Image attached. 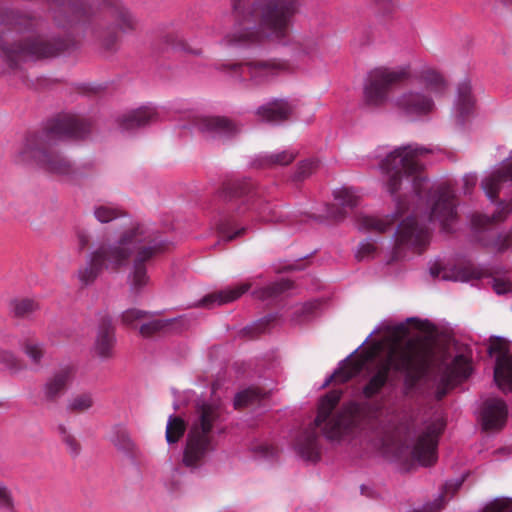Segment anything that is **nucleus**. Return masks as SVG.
<instances>
[{
    "label": "nucleus",
    "mask_w": 512,
    "mask_h": 512,
    "mask_svg": "<svg viewBox=\"0 0 512 512\" xmlns=\"http://www.w3.org/2000/svg\"><path fill=\"white\" fill-rule=\"evenodd\" d=\"M427 153H431V149L409 144L394 149L380 163L381 170L388 176L386 188L391 196L402 189L405 181L419 201L412 215L403 219L397 227L394 259L399 257L403 246L424 247L428 243L430 233L427 223L438 221L445 231H449L457 215L455 197L449 189L431 193L429 180L419 162V157Z\"/></svg>",
    "instance_id": "1"
},
{
    "label": "nucleus",
    "mask_w": 512,
    "mask_h": 512,
    "mask_svg": "<svg viewBox=\"0 0 512 512\" xmlns=\"http://www.w3.org/2000/svg\"><path fill=\"white\" fill-rule=\"evenodd\" d=\"M470 363L463 355L449 360L431 348L408 340L395 344L376 364L374 372L362 389L363 396L371 399L378 395L392 376H403L404 386L413 389L423 378L434 375L443 385L460 382L470 375Z\"/></svg>",
    "instance_id": "2"
},
{
    "label": "nucleus",
    "mask_w": 512,
    "mask_h": 512,
    "mask_svg": "<svg viewBox=\"0 0 512 512\" xmlns=\"http://www.w3.org/2000/svg\"><path fill=\"white\" fill-rule=\"evenodd\" d=\"M166 242L158 235L149 233L144 226L137 225L122 234L114 244L101 245L91 252L86 262L77 271V278L82 286L93 284L104 269L117 271L126 265L133 252L136 257L133 271L129 276L130 290L138 294L148 283L145 262L162 253Z\"/></svg>",
    "instance_id": "3"
},
{
    "label": "nucleus",
    "mask_w": 512,
    "mask_h": 512,
    "mask_svg": "<svg viewBox=\"0 0 512 512\" xmlns=\"http://www.w3.org/2000/svg\"><path fill=\"white\" fill-rule=\"evenodd\" d=\"M231 3L234 25L225 37L227 44L290 43L291 23L299 10V0H231Z\"/></svg>",
    "instance_id": "4"
},
{
    "label": "nucleus",
    "mask_w": 512,
    "mask_h": 512,
    "mask_svg": "<svg viewBox=\"0 0 512 512\" xmlns=\"http://www.w3.org/2000/svg\"><path fill=\"white\" fill-rule=\"evenodd\" d=\"M39 24L28 14L9 8L0 10V59L10 68L23 61L56 56L70 48L68 41H45L34 34Z\"/></svg>",
    "instance_id": "5"
},
{
    "label": "nucleus",
    "mask_w": 512,
    "mask_h": 512,
    "mask_svg": "<svg viewBox=\"0 0 512 512\" xmlns=\"http://www.w3.org/2000/svg\"><path fill=\"white\" fill-rule=\"evenodd\" d=\"M91 132L90 123L75 115H65L51 121L40 133L26 138L21 156L31 161L44 171L70 177L75 174L71 162L56 148L58 141L83 140Z\"/></svg>",
    "instance_id": "6"
},
{
    "label": "nucleus",
    "mask_w": 512,
    "mask_h": 512,
    "mask_svg": "<svg viewBox=\"0 0 512 512\" xmlns=\"http://www.w3.org/2000/svg\"><path fill=\"white\" fill-rule=\"evenodd\" d=\"M223 409L220 404L202 402L196 407V418L187 435V443L183 454V463L195 467L210 451H212V431L221 419Z\"/></svg>",
    "instance_id": "7"
},
{
    "label": "nucleus",
    "mask_w": 512,
    "mask_h": 512,
    "mask_svg": "<svg viewBox=\"0 0 512 512\" xmlns=\"http://www.w3.org/2000/svg\"><path fill=\"white\" fill-rule=\"evenodd\" d=\"M221 197L227 202H235L237 214L254 210L264 221H273L274 210L264 199L262 191L249 179L232 180L224 184Z\"/></svg>",
    "instance_id": "8"
},
{
    "label": "nucleus",
    "mask_w": 512,
    "mask_h": 512,
    "mask_svg": "<svg viewBox=\"0 0 512 512\" xmlns=\"http://www.w3.org/2000/svg\"><path fill=\"white\" fill-rule=\"evenodd\" d=\"M410 78L409 66L396 69L378 67L371 70L364 85L365 103L371 106H380L388 98L391 87Z\"/></svg>",
    "instance_id": "9"
},
{
    "label": "nucleus",
    "mask_w": 512,
    "mask_h": 512,
    "mask_svg": "<svg viewBox=\"0 0 512 512\" xmlns=\"http://www.w3.org/2000/svg\"><path fill=\"white\" fill-rule=\"evenodd\" d=\"M341 390H332L320 400L318 413L314 422L299 436L296 442L298 454L305 460L319 459L317 428L327 421L331 412L341 399Z\"/></svg>",
    "instance_id": "10"
},
{
    "label": "nucleus",
    "mask_w": 512,
    "mask_h": 512,
    "mask_svg": "<svg viewBox=\"0 0 512 512\" xmlns=\"http://www.w3.org/2000/svg\"><path fill=\"white\" fill-rule=\"evenodd\" d=\"M222 68H228L231 75L240 81L248 79L254 85H262L270 82L280 73L288 71L290 65L287 60L273 58L218 67V69Z\"/></svg>",
    "instance_id": "11"
},
{
    "label": "nucleus",
    "mask_w": 512,
    "mask_h": 512,
    "mask_svg": "<svg viewBox=\"0 0 512 512\" xmlns=\"http://www.w3.org/2000/svg\"><path fill=\"white\" fill-rule=\"evenodd\" d=\"M488 353L495 356L494 381L503 392H512V353L504 338H490Z\"/></svg>",
    "instance_id": "12"
},
{
    "label": "nucleus",
    "mask_w": 512,
    "mask_h": 512,
    "mask_svg": "<svg viewBox=\"0 0 512 512\" xmlns=\"http://www.w3.org/2000/svg\"><path fill=\"white\" fill-rule=\"evenodd\" d=\"M444 429V424L437 420L427 423L412 448L413 458L423 466H430L436 462V449L438 438Z\"/></svg>",
    "instance_id": "13"
},
{
    "label": "nucleus",
    "mask_w": 512,
    "mask_h": 512,
    "mask_svg": "<svg viewBox=\"0 0 512 512\" xmlns=\"http://www.w3.org/2000/svg\"><path fill=\"white\" fill-rule=\"evenodd\" d=\"M394 106L403 115L416 118L433 112L435 103L429 94L407 90L395 99Z\"/></svg>",
    "instance_id": "14"
},
{
    "label": "nucleus",
    "mask_w": 512,
    "mask_h": 512,
    "mask_svg": "<svg viewBox=\"0 0 512 512\" xmlns=\"http://www.w3.org/2000/svg\"><path fill=\"white\" fill-rule=\"evenodd\" d=\"M359 405L350 403L345 406L334 418L324 427L323 433L329 440H339L349 434L357 425Z\"/></svg>",
    "instance_id": "15"
},
{
    "label": "nucleus",
    "mask_w": 512,
    "mask_h": 512,
    "mask_svg": "<svg viewBox=\"0 0 512 512\" xmlns=\"http://www.w3.org/2000/svg\"><path fill=\"white\" fill-rule=\"evenodd\" d=\"M198 129L207 138L230 139L239 134L240 125L224 116H208L199 119Z\"/></svg>",
    "instance_id": "16"
},
{
    "label": "nucleus",
    "mask_w": 512,
    "mask_h": 512,
    "mask_svg": "<svg viewBox=\"0 0 512 512\" xmlns=\"http://www.w3.org/2000/svg\"><path fill=\"white\" fill-rule=\"evenodd\" d=\"M72 378L73 371L70 367H64L48 377L40 390L41 403L44 405L57 403L66 392Z\"/></svg>",
    "instance_id": "17"
},
{
    "label": "nucleus",
    "mask_w": 512,
    "mask_h": 512,
    "mask_svg": "<svg viewBox=\"0 0 512 512\" xmlns=\"http://www.w3.org/2000/svg\"><path fill=\"white\" fill-rule=\"evenodd\" d=\"M508 407L500 398H489L482 403L480 421L483 430H501L507 421Z\"/></svg>",
    "instance_id": "18"
},
{
    "label": "nucleus",
    "mask_w": 512,
    "mask_h": 512,
    "mask_svg": "<svg viewBox=\"0 0 512 512\" xmlns=\"http://www.w3.org/2000/svg\"><path fill=\"white\" fill-rule=\"evenodd\" d=\"M116 344L115 327L109 316L101 318L97 327L93 352L101 360H109L114 357Z\"/></svg>",
    "instance_id": "19"
},
{
    "label": "nucleus",
    "mask_w": 512,
    "mask_h": 512,
    "mask_svg": "<svg viewBox=\"0 0 512 512\" xmlns=\"http://www.w3.org/2000/svg\"><path fill=\"white\" fill-rule=\"evenodd\" d=\"M56 4L54 19L58 25H64L62 18L68 23H77L85 20L92 14V7L83 0H50Z\"/></svg>",
    "instance_id": "20"
},
{
    "label": "nucleus",
    "mask_w": 512,
    "mask_h": 512,
    "mask_svg": "<svg viewBox=\"0 0 512 512\" xmlns=\"http://www.w3.org/2000/svg\"><path fill=\"white\" fill-rule=\"evenodd\" d=\"M293 112L292 105L285 99H274L260 106L256 114L265 122L280 123L287 120Z\"/></svg>",
    "instance_id": "21"
},
{
    "label": "nucleus",
    "mask_w": 512,
    "mask_h": 512,
    "mask_svg": "<svg viewBox=\"0 0 512 512\" xmlns=\"http://www.w3.org/2000/svg\"><path fill=\"white\" fill-rule=\"evenodd\" d=\"M158 117V112L154 107L143 106L123 115L119 121V125L122 130L132 131L157 121Z\"/></svg>",
    "instance_id": "22"
},
{
    "label": "nucleus",
    "mask_w": 512,
    "mask_h": 512,
    "mask_svg": "<svg viewBox=\"0 0 512 512\" xmlns=\"http://www.w3.org/2000/svg\"><path fill=\"white\" fill-rule=\"evenodd\" d=\"M374 332H371L368 337L343 361L339 363V367L334 371L332 375H330L323 386L329 385L333 380L338 381L340 383H346L351 380L353 377L358 375L363 367V362L360 361H350V357L355 354L362 346H364L369 338L373 335Z\"/></svg>",
    "instance_id": "23"
},
{
    "label": "nucleus",
    "mask_w": 512,
    "mask_h": 512,
    "mask_svg": "<svg viewBox=\"0 0 512 512\" xmlns=\"http://www.w3.org/2000/svg\"><path fill=\"white\" fill-rule=\"evenodd\" d=\"M172 326H175L174 329L176 331H183L189 326V320L186 318V316H179L171 319H153L143 323L139 327V333L143 337L149 338L160 332L167 331Z\"/></svg>",
    "instance_id": "24"
},
{
    "label": "nucleus",
    "mask_w": 512,
    "mask_h": 512,
    "mask_svg": "<svg viewBox=\"0 0 512 512\" xmlns=\"http://www.w3.org/2000/svg\"><path fill=\"white\" fill-rule=\"evenodd\" d=\"M399 216V211L382 217L361 215L357 218V225L358 228L363 231L385 233L393 228Z\"/></svg>",
    "instance_id": "25"
},
{
    "label": "nucleus",
    "mask_w": 512,
    "mask_h": 512,
    "mask_svg": "<svg viewBox=\"0 0 512 512\" xmlns=\"http://www.w3.org/2000/svg\"><path fill=\"white\" fill-rule=\"evenodd\" d=\"M512 182V163L506 168L499 169L482 180L481 186L487 197L494 201L498 197L499 190L504 182Z\"/></svg>",
    "instance_id": "26"
},
{
    "label": "nucleus",
    "mask_w": 512,
    "mask_h": 512,
    "mask_svg": "<svg viewBox=\"0 0 512 512\" xmlns=\"http://www.w3.org/2000/svg\"><path fill=\"white\" fill-rule=\"evenodd\" d=\"M471 92V84L468 81L459 84L455 102L456 120L459 125H463L465 118L472 112L474 100Z\"/></svg>",
    "instance_id": "27"
},
{
    "label": "nucleus",
    "mask_w": 512,
    "mask_h": 512,
    "mask_svg": "<svg viewBox=\"0 0 512 512\" xmlns=\"http://www.w3.org/2000/svg\"><path fill=\"white\" fill-rule=\"evenodd\" d=\"M110 15L114 19L118 29L123 33L134 31L138 20L122 3L113 1L109 5Z\"/></svg>",
    "instance_id": "28"
},
{
    "label": "nucleus",
    "mask_w": 512,
    "mask_h": 512,
    "mask_svg": "<svg viewBox=\"0 0 512 512\" xmlns=\"http://www.w3.org/2000/svg\"><path fill=\"white\" fill-rule=\"evenodd\" d=\"M249 283H243L235 288H229L223 291L215 292L205 296L200 305L204 307H212L213 305H222L238 299L242 294L250 288Z\"/></svg>",
    "instance_id": "29"
},
{
    "label": "nucleus",
    "mask_w": 512,
    "mask_h": 512,
    "mask_svg": "<svg viewBox=\"0 0 512 512\" xmlns=\"http://www.w3.org/2000/svg\"><path fill=\"white\" fill-rule=\"evenodd\" d=\"M298 156L296 149H287L270 154L260 155L254 165L258 168H272L275 166H287Z\"/></svg>",
    "instance_id": "30"
},
{
    "label": "nucleus",
    "mask_w": 512,
    "mask_h": 512,
    "mask_svg": "<svg viewBox=\"0 0 512 512\" xmlns=\"http://www.w3.org/2000/svg\"><path fill=\"white\" fill-rule=\"evenodd\" d=\"M430 274L435 277H441L443 280H453V281H461L468 282L471 279H478L481 276L479 270L470 267H457L448 272L444 271L440 266L434 265L430 268Z\"/></svg>",
    "instance_id": "31"
},
{
    "label": "nucleus",
    "mask_w": 512,
    "mask_h": 512,
    "mask_svg": "<svg viewBox=\"0 0 512 512\" xmlns=\"http://www.w3.org/2000/svg\"><path fill=\"white\" fill-rule=\"evenodd\" d=\"M319 38L305 36L293 42V52L299 58H313L319 54Z\"/></svg>",
    "instance_id": "32"
},
{
    "label": "nucleus",
    "mask_w": 512,
    "mask_h": 512,
    "mask_svg": "<svg viewBox=\"0 0 512 512\" xmlns=\"http://www.w3.org/2000/svg\"><path fill=\"white\" fill-rule=\"evenodd\" d=\"M419 79L425 85L426 90L434 94H442L447 88L442 75L430 68L422 70Z\"/></svg>",
    "instance_id": "33"
},
{
    "label": "nucleus",
    "mask_w": 512,
    "mask_h": 512,
    "mask_svg": "<svg viewBox=\"0 0 512 512\" xmlns=\"http://www.w3.org/2000/svg\"><path fill=\"white\" fill-rule=\"evenodd\" d=\"M293 283L289 280H280L278 282L271 283L265 287L255 289L252 294L256 299L269 300L277 297L281 293L291 289Z\"/></svg>",
    "instance_id": "34"
},
{
    "label": "nucleus",
    "mask_w": 512,
    "mask_h": 512,
    "mask_svg": "<svg viewBox=\"0 0 512 512\" xmlns=\"http://www.w3.org/2000/svg\"><path fill=\"white\" fill-rule=\"evenodd\" d=\"M264 397L265 393H263L259 388L249 387L236 394L234 398V407L236 409L246 407L250 404L259 402Z\"/></svg>",
    "instance_id": "35"
},
{
    "label": "nucleus",
    "mask_w": 512,
    "mask_h": 512,
    "mask_svg": "<svg viewBox=\"0 0 512 512\" xmlns=\"http://www.w3.org/2000/svg\"><path fill=\"white\" fill-rule=\"evenodd\" d=\"M122 215H124V212L111 203L100 204L94 208V216L101 223H108Z\"/></svg>",
    "instance_id": "36"
},
{
    "label": "nucleus",
    "mask_w": 512,
    "mask_h": 512,
    "mask_svg": "<svg viewBox=\"0 0 512 512\" xmlns=\"http://www.w3.org/2000/svg\"><path fill=\"white\" fill-rule=\"evenodd\" d=\"M333 194L335 201L342 208L352 209L356 207L359 203V196L351 188L342 187L340 189L335 190Z\"/></svg>",
    "instance_id": "37"
},
{
    "label": "nucleus",
    "mask_w": 512,
    "mask_h": 512,
    "mask_svg": "<svg viewBox=\"0 0 512 512\" xmlns=\"http://www.w3.org/2000/svg\"><path fill=\"white\" fill-rule=\"evenodd\" d=\"M91 393H81L72 397L67 403V410L71 413H82L93 406Z\"/></svg>",
    "instance_id": "38"
},
{
    "label": "nucleus",
    "mask_w": 512,
    "mask_h": 512,
    "mask_svg": "<svg viewBox=\"0 0 512 512\" xmlns=\"http://www.w3.org/2000/svg\"><path fill=\"white\" fill-rule=\"evenodd\" d=\"M185 432V422L177 416H170L166 427V440L176 443Z\"/></svg>",
    "instance_id": "39"
},
{
    "label": "nucleus",
    "mask_w": 512,
    "mask_h": 512,
    "mask_svg": "<svg viewBox=\"0 0 512 512\" xmlns=\"http://www.w3.org/2000/svg\"><path fill=\"white\" fill-rule=\"evenodd\" d=\"M319 162L315 159H306L298 163L291 176L293 182H301L310 177L318 168Z\"/></svg>",
    "instance_id": "40"
},
{
    "label": "nucleus",
    "mask_w": 512,
    "mask_h": 512,
    "mask_svg": "<svg viewBox=\"0 0 512 512\" xmlns=\"http://www.w3.org/2000/svg\"><path fill=\"white\" fill-rule=\"evenodd\" d=\"M12 312L15 317L26 318L38 310V304L31 299L14 300L11 303Z\"/></svg>",
    "instance_id": "41"
},
{
    "label": "nucleus",
    "mask_w": 512,
    "mask_h": 512,
    "mask_svg": "<svg viewBox=\"0 0 512 512\" xmlns=\"http://www.w3.org/2000/svg\"><path fill=\"white\" fill-rule=\"evenodd\" d=\"M246 227H237L234 219H224L219 225V232L225 241H232L233 239L243 235L246 232Z\"/></svg>",
    "instance_id": "42"
},
{
    "label": "nucleus",
    "mask_w": 512,
    "mask_h": 512,
    "mask_svg": "<svg viewBox=\"0 0 512 512\" xmlns=\"http://www.w3.org/2000/svg\"><path fill=\"white\" fill-rule=\"evenodd\" d=\"M504 220L503 209H498L492 215L475 214L471 219V223L475 229H485L491 224Z\"/></svg>",
    "instance_id": "43"
},
{
    "label": "nucleus",
    "mask_w": 512,
    "mask_h": 512,
    "mask_svg": "<svg viewBox=\"0 0 512 512\" xmlns=\"http://www.w3.org/2000/svg\"><path fill=\"white\" fill-rule=\"evenodd\" d=\"M24 353L34 365H40L44 356V345L34 340H26L22 343Z\"/></svg>",
    "instance_id": "44"
},
{
    "label": "nucleus",
    "mask_w": 512,
    "mask_h": 512,
    "mask_svg": "<svg viewBox=\"0 0 512 512\" xmlns=\"http://www.w3.org/2000/svg\"><path fill=\"white\" fill-rule=\"evenodd\" d=\"M57 431L60 435L61 441L66 445L69 453L74 457L78 456L81 451V445L74 435H72L63 424H59L57 426Z\"/></svg>",
    "instance_id": "45"
},
{
    "label": "nucleus",
    "mask_w": 512,
    "mask_h": 512,
    "mask_svg": "<svg viewBox=\"0 0 512 512\" xmlns=\"http://www.w3.org/2000/svg\"><path fill=\"white\" fill-rule=\"evenodd\" d=\"M113 444L118 450L130 452L134 448V443L130 437L129 432L121 426L116 427Z\"/></svg>",
    "instance_id": "46"
},
{
    "label": "nucleus",
    "mask_w": 512,
    "mask_h": 512,
    "mask_svg": "<svg viewBox=\"0 0 512 512\" xmlns=\"http://www.w3.org/2000/svg\"><path fill=\"white\" fill-rule=\"evenodd\" d=\"M151 313L145 310L130 308L121 314V321L124 325L133 327L137 321L148 317Z\"/></svg>",
    "instance_id": "47"
},
{
    "label": "nucleus",
    "mask_w": 512,
    "mask_h": 512,
    "mask_svg": "<svg viewBox=\"0 0 512 512\" xmlns=\"http://www.w3.org/2000/svg\"><path fill=\"white\" fill-rule=\"evenodd\" d=\"M0 508L8 512L15 511V502L12 492L3 482H0Z\"/></svg>",
    "instance_id": "48"
},
{
    "label": "nucleus",
    "mask_w": 512,
    "mask_h": 512,
    "mask_svg": "<svg viewBox=\"0 0 512 512\" xmlns=\"http://www.w3.org/2000/svg\"><path fill=\"white\" fill-rule=\"evenodd\" d=\"M376 250V244L371 239H367L359 244L355 257L359 261L370 259L374 257Z\"/></svg>",
    "instance_id": "49"
},
{
    "label": "nucleus",
    "mask_w": 512,
    "mask_h": 512,
    "mask_svg": "<svg viewBox=\"0 0 512 512\" xmlns=\"http://www.w3.org/2000/svg\"><path fill=\"white\" fill-rule=\"evenodd\" d=\"M0 365L13 372H17L21 369V366L15 355L11 351L4 349H0Z\"/></svg>",
    "instance_id": "50"
},
{
    "label": "nucleus",
    "mask_w": 512,
    "mask_h": 512,
    "mask_svg": "<svg viewBox=\"0 0 512 512\" xmlns=\"http://www.w3.org/2000/svg\"><path fill=\"white\" fill-rule=\"evenodd\" d=\"M490 245L499 252L512 248V229L506 233L498 234Z\"/></svg>",
    "instance_id": "51"
},
{
    "label": "nucleus",
    "mask_w": 512,
    "mask_h": 512,
    "mask_svg": "<svg viewBox=\"0 0 512 512\" xmlns=\"http://www.w3.org/2000/svg\"><path fill=\"white\" fill-rule=\"evenodd\" d=\"M512 501L510 499H495L479 512H510Z\"/></svg>",
    "instance_id": "52"
},
{
    "label": "nucleus",
    "mask_w": 512,
    "mask_h": 512,
    "mask_svg": "<svg viewBox=\"0 0 512 512\" xmlns=\"http://www.w3.org/2000/svg\"><path fill=\"white\" fill-rule=\"evenodd\" d=\"M101 45L106 50H113L116 48L118 36L114 32H96Z\"/></svg>",
    "instance_id": "53"
},
{
    "label": "nucleus",
    "mask_w": 512,
    "mask_h": 512,
    "mask_svg": "<svg viewBox=\"0 0 512 512\" xmlns=\"http://www.w3.org/2000/svg\"><path fill=\"white\" fill-rule=\"evenodd\" d=\"M492 288L498 295H502L512 291V284L501 278H493Z\"/></svg>",
    "instance_id": "54"
},
{
    "label": "nucleus",
    "mask_w": 512,
    "mask_h": 512,
    "mask_svg": "<svg viewBox=\"0 0 512 512\" xmlns=\"http://www.w3.org/2000/svg\"><path fill=\"white\" fill-rule=\"evenodd\" d=\"M444 507V498L442 495H439L437 499H435L431 503H427L422 506L421 509H415L411 512H439Z\"/></svg>",
    "instance_id": "55"
},
{
    "label": "nucleus",
    "mask_w": 512,
    "mask_h": 512,
    "mask_svg": "<svg viewBox=\"0 0 512 512\" xmlns=\"http://www.w3.org/2000/svg\"><path fill=\"white\" fill-rule=\"evenodd\" d=\"M463 482H464V478L446 482V484H445L446 493H448L450 491H452V493H455L462 486Z\"/></svg>",
    "instance_id": "56"
},
{
    "label": "nucleus",
    "mask_w": 512,
    "mask_h": 512,
    "mask_svg": "<svg viewBox=\"0 0 512 512\" xmlns=\"http://www.w3.org/2000/svg\"><path fill=\"white\" fill-rule=\"evenodd\" d=\"M476 181H477L476 177L475 176H471V175H466L463 178L465 194H468V193H470L472 191V189L476 185Z\"/></svg>",
    "instance_id": "57"
},
{
    "label": "nucleus",
    "mask_w": 512,
    "mask_h": 512,
    "mask_svg": "<svg viewBox=\"0 0 512 512\" xmlns=\"http://www.w3.org/2000/svg\"><path fill=\"white\" fill-rule=\"evenodd\" d=\"M77 238H78L79 249L84 250L90 242L89 236L85 232L79 231L77 233Z\"/></svg>",
    "instance_id": "58"
},
{
    "label": "nucleus",
    "mask_w": 512,
    "mask_h": 512,
    "mask_svg": "<svg viewBox=\"0 0 512 512\" xmlns=\"http://www.w3.org/2000/svg\"><path fill=\"white\" fill-rule=\"evenodd\" d=\"M267 323H268V321H266V322L261 321V322L257 323V324L255 325V327H246V328H244V329H243V332H244L245 334H249V333H251L253 330H256V334H260V333L264 332V330H265V326H266V324H267Z\"/></svg>",
    "instance_id": "59"
},
{
    "label": "nucleus",
    "mask_w": 512,
    "mask_h": 512,
    "mask_svg": "<svg viewBox=\"0 0 512 512\" xmlns=\"http://www.w3.org/2000/svg\"><path fill=\"white\" fill-rule=\"evenodd\" d=\"M376 2L383 9V12H390L392 0H376Z\"/></svg>",
    "instance_id": "60"
},
{
    "label": "nucleus",
    "mask_w": 512,
    "mask_h": 512,
    "mask_svg": "<svg viewBox=\"0 0 512 512\" xmlns=\"http://www.w3.org/2000/svg\"><path fill=\"white\" fill-rule=\"evenodd\" d=\"M407 330V327L404 323H400L399 325H397L396 327V331L400 332V333H405Z\"/></svg>",
    "instance_id": "61"
},
{
    "label": "nucleus",
    "mask_w": 512,
    "mask_h": 512,
    "mask_svg": "<svg viewBox=\"0 0 512 512\" xmlns=\"http://www.w3.org/2000/svg\"><path fill=\"white\" fill-rule=\"evenodd\" d=\"M331 216L336 219V220H339V219H342L344 217V214L342 212H339L337 214L331 212Z\"/></svg>",
    "instance_id": "62"
},
{
    "label": "nucleus",
    "mask_w": 512,
    "mask_h": 512,
    "mask_svg": "<svg viewBox=\"0 0 512 512\" xmlns=\"http://www.w3.org/2000/svg\"><path fill=\"white\" fill-rule=\"evenodd\" d=\"M403 456V447L399 448V451L396 452L395 457L400 459Z\"/></svg>",
    "instance_id": "63"
},
{
    "label": "nucleus",
    "mask_w": 512,
    "mask_h": 512,
    "mask_svg": "<svg viewBox=\"0 0 512 512\" xmlns=\"http://www.w3.org/2000/svg\"><path fill=\"white\" fill-rule=\"evenodd\" d=\"M444 395H445V391H444V390H441V391L439 390V391L437 392V398H438V399H441Z\"/></svg>",
    "instance_id": "64"
}]
</instances>
